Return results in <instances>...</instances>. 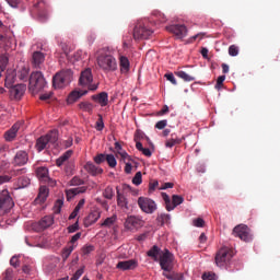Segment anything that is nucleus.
<instances>
[{
	"label": "nucleus",
	"instance_id": "b1692460",
	"mask_svg": "<svg viewBox=\"0 0 280 280\" xmlns=\"http://www.w3.org/2000/svg\"><path fill=\"white\" fill-rule=\"evenodd\" d=\"M35 9H37L38 18L44 22L47 20V11L45 9V1L40 0L35 4Z\"/></svg>",
	"mask_w": 280,
	"mask_h": 280
},
{
	"label": "nucleus",
	"instance_id": "dca6fc26",
	"mask_svg": "<svg viewBox=\"0 0 280 280\" xmlns=\"http://www.w3.org/2000/svg\"><path fill=\"white\" fill-rule=\"evenodd\" d=\"M10 89V97L12 100H21V97H23L26 86L24 84H16L13 85Z\"/></svg>",
	"mask_w": 280,
	"mask_h": 280
},
{
	"label": "nucleus",
	"instance_id": "4d7b16f0",
	"mask_svg": "<svg viewBox=\"0 0 280 280\" xmlns=\"http://www.w3.org/2000/svg\"><path fill=\"white\" fill-rule=\"evenodd\" d=\"M92 252H94L93 245H85L82 247V253L84 256L90 255Z\"/></svg>",
	"mask_w": 280,
	"mask_h": 280
},
{
	"label": "nucleus",
	"instance_id": "79ce46f5",
	"mask_svg": "<svg viewBox=\"0 0 280 280\" xmlns=\"http://www.w3.org/2000/svg\"><path fill=\"white\" fill-rule=\"evenodd\" d=\"M14 279V270L12 268H8L3 273L2 280H13Z\"/></svg>",
	"mask_w": 280,
	"mask_h": 280
},
{
	"label": "nucleus",
	"instance_id": "4be33fe9",
	"mask_svg": "<svg viewBox=\"0 0 280 280\" xmlns=\"http://www.w3.org/2000/svg\"><path fill=\"white\" fill-rule=\"evenodd\" d=\"M19 129H21V124L16 122L14 124L11 129H9L8 131H5L4 133V139L7 141H12L14 140V138H16V133L19 132Z\"/></svg>",
	"mask_w": 280,
	"mask_h": 280
},
{
	"label": "nucleus",
	"instance_id": "39448f33",
	"mask_svg": "<svg viewBox=\"0 0 280 280\" xmlns=\"http://www.w3.org/2000/svg\"><path fill=\"white\" fill-rule=\"evenodd\" d=\"M233 249L226 246L221 247L214 257L215 265L220 268L225 267L233 258Z\"/></svg>",
	"mask_w": 280,
	"mask_h": 280
},
{
	"label": "nucleus",
	"instance_id": "774afa93",
	"mask_svg": "<svg viewBox=\"0 0 280 280\" xmlns=\"http://www.w3.org/2000/svg\"><path fill=\"white\" fill-rule=\"evenodd\" d=\"M19 183H21L22 187H27L30 179L27 177H20Z\"/></svg>",
	"mask_w": 280,
	"mask_h": 280
},
{
	"label": "nucleus",
	"instance_id": "338daca9",
	"mask_svg": "<svg viewBox=\"0 0 280 280\" xmlns=\"http://www.w3.org/2000/svg\"><path fill=\"white\" fill-rule=\"evenodd\" d=\"M10 180H12L11 176L0 175V185H3V183H10Z\"/></svg>",
	"mask_w": 280,
	"mask_h": 280
},
{
	"label": "nucleus",
	"instance_id": "58836bf2",
	"mask_svg": "<svg viewBox=\"0 0 280 280\" xmlns=\"http://www.w3.org/2000/svg\"><path fill=\"white\" fill-rule=\"evenodd\" d=\"M117 221V217L113 215L107 218L103 223H102V228H108L110 229Z\"/></svg>",
	"mask_w": 280,
	"mask_h": 280
},
{
	"label": "nucleus",
	"instance_id": "de8ad7c7",
	"mask_svg": "<svg viewBox=\"0 0 280 280\" xmlns=\"http://www.w3.org/2000/svg\"><path fill=\"white\" fill-rule=\"evenodd\" d=\"M205 224H206V222L202 218H197V219L192 220V225L195 228H205Z\"/></svg>",
	"mask_w": 280,
	"mask_h": 280
},
{
	"label": "nucleus",
	"instance_id": "20e7f679",
	"mask_svg": "<svg viewBox=\"0 0 280 280\" xmlns=\"http://www.w3.org/2000/svg\"><path fill=\"white\" fill-rule=\"evenodd\" d=\"M73 79V72L70 69L58 72L52 79L55 89H62L67 86Z\"/></svg>",
	"mask_w": 280,
	"mask_h": 280
},
{
	"label": "nucleus",
	"instance_id": "a878e982",
	"mask_svg": "<svg viewBox=\"0 0 280 280\" xmlns=\"http://www.w3.org/2000/svg\"><path fill=\"white\" fill-rule=\"evenodd\" d=\"M44 60L45 56L39 51H35L32 56V65L34 68L40 69V66L43 65Z\"/></svg>",
	"mask_w": 280,
	"mask_h": 280
},
{
	"label": "nucleus",
	"instance_id": "393cba45",
	"mask_svg": "<svg viewBox=\"0 0 280 280\" xmlns=\"http://www.w3.org/2000/svg\"><path fill=\"white\" fill-rule=\"evenodd\" d=\"M92 100L100 104L102 107H105L108 104V94L106 92H102L100 94L93 95Z\"/></svg>",
	"mask_w": 280,
	"mask_h": 280
},
{
	"label": "nucleus",
	"instance_id": "a211bd4d",
	"mask_svg": "<svg viewBox=\"0 0 280 280\" xmlns=\"http://www.w3.org/2000/svg\"><path fill=\"white\" fill-rule=\"evenodd\" d=\"M15 82H16V70H12V69L8 70L5 80H4V86L10 89L14 86Z\"/></svg>",
	"mask_w": 280,
	"mask_h": 280
},
{
	"label": "nucleus",
	"instance_id": "f3484780",
	"mask_svg": "<svg viewBox=\"0 0 280 280\" xmlns=\"http://www.w3.org/2000/svg\"><path fill=\"white\" fill-rule=\"evenodd\" d=\"M138 267L136 259L121 260L117 264L116 268L121 271L135 270Z\"/></svg>",
	"mask_w": 280,
	"mask_h": 280
},
{
	"label": "nucleus",
	"instance_id": "bb28decb",
	"mask_svg": "<svg viewBox=\"0 0 280 280\" xmlns=\"http://www.w3.org/2000/svg\"><path fill=\"white\" fill-rule=\"evenodd\" d=\"M84 168L86 170V172H89V174H92V176H97L98 174H103V168L97 167L92 162H88L84 165Z\"/></svg>",
	"mask_w": 280,
	"mask_h": 280
},
{
	"label": "nucleus",
	"instance_id": "8fccbe9b",
	"mask_svg": "<svg viewBox=\"0 0 280 280\" xmlns=\"http://www.w3.org/2000/svg\"><path fill=\"white\" fill-rule=\"evenodd\" d=\"M105 125H104L103 116L98 115V120L96 121L95 128L97 131H102Z\"/></svg>",
	"mask_w": 280,
	"mask_h": 280
},
{
	"label": "nucleus",
	"instance_id": "4468645a",
	"mask_svg": "<svg viewBox=\"0 0 280 280\" xmlns=\"http://www.w3.org/2000/svg\"><path fill=\"white\" fill-rule=\"evenodd\" d=\"M143 221L135 215H130L127 218L125 222V229L128 231H133L142 228Z\"/></svg>",
	"mask_w": 280,
	"mask_h": 280
},
{
	"label": "nucleus",
	"instance_id": "3c124183",
	"mask_svg": "<svg viewBox=\"0 0 280 280\" xmlns=\"http://www.w3.org/2000/svg\"><path fill=\"white\" fill-rule=\"evenodd\" d=\"M226 80V77L225 75H220L218 79H217V83H215V89L217 90H220L223 88V83L224 81Z\"/></svg>",
	"mask_w": 280,
	"mask_h": 280
},
{
	"label": "nucleus",
	"instance_id": "9d476101",
	"mask_svg": "<svg viewBox=\"0 0 280 280\" xmlns=\"http://www.w3.org/2000/svg\"><path fill=\"white\" fill-rule=\"evenodd\" d=\"M232 235L234 237H238L241 241L245 243H249L253 241V235L250 229L246 224H238L233 229Z\"/></svg>",
	"mask_w": 280,
	"mask_h": 280
},
{
	"label": "nucleus",
	"instance_id": "c756f323",
	"mask_svg": "<svg viewBox=\"0 0 280 280\" xmlns=\"http://www.w3.org/2000/svg\"><path fill=\"white\" fill-rule=\"evenodd\" d=\"M88 91H73L69 96L67 102L69 104H72L74 102H77L80 97H82L83 95H86Z\"/></svg>",
	"mask_w": 280,
	"mask_h": 280
},
{
	"label": "nucleus",
	"instance_id": "72a5a7b5",
	"mask_svg": "<svg viewBox=\"0 0 280 280\" xmlns=\"http://www.w3.org/2000/svg\"><path fill=\"white\" fill-rule=\"evenodd\" d=\"M174 74L182 79L184 82H192L196 80L195 77L187 74L185 71H176Z\"/></svg>",
	"mask_w": 280,
	"mask_h": 280
},
{
	"label": "nucleus",
	"instance_id": "c9c22d12",
	"mask_svg": "<svg viewBox=\"0 0 280 280\" xmlns=\"http://www.w3.org/2000/svg\"><path fill=\"white\" fill-rule=\"evenodd\" d=\"M103 197L106 199V200H113V198L115 197V190L112 186H107L105 188V190L103 191Z\"/></svg>",
	"mask_w": 280,
	"mask_h": 280
},
{
	"label": "nucleus",
	"instance_id": "bf43d9fd",
	"mask_svg": "<svg viewBox=\"0 0 280 280\" xmlns=\"http://www.w3.org/2000/svg\"><path fill=\"white\" fill-rule=\"evenodd\" d=\"M10 265H11L13 268H19V267L21 266V261L19 260V257L13 256V257L10 259Z\"/></svg>",
	"mask_w": 280,
	"mask_h": 280
},
{
	"label": "nucleus",
	"instance_id": "052dcab7",
	"mask_svg": "<svg viewBox=\"0 0 280 280\" xmlns=\"http://www.w3.org/2000/svg\"><path fill=\"white\" fill-rule=\"evenodd\" d=\"M77 231H79V221H77L75 223H73L72 225L68 226V232L69 234H73Z\"/></svg>",
	"mask_w": 280,
	"mask_h": 280
},
{
	"label": "nucleus",
	"instance_id": "c03bdc74",
	"mask_svg": "<svg viewBox=\"0 0 280 280\" xmlns=\"http://www.w3.org/2000/svg\"><path fill=\"white\" fill-rule=\"evenodd\" d=\"M106 161H107L109 167H113V168L116 167L117 161H116V159L113 154H107L106 155Z\"/></svg>",
	"mask_w": 280,
	"mask_h": 280
},
{
	"label": "nucleus",
	"instance_id": "2eb2a0df",
	"mask_svg": "<svg viewBox=\"0 0 280 280\" xmlns=\"http://www.w3.org/2000/svg\"><path fill=\"white\" fill-rule=\"evenodd\" d=\"M27 161L28 154L25 151L20 150L14 155L12 163L15 165V167H22V165H26Z\"/></svg>",
	"mask_w": 280,
	"mask_h": 280
},
{
	"label": "nucleus",
	"instance_id": "6e6d98bb",
	"mask_svg": "<svg viewBox=\"0 0 280 280\" xmlns=\"http://www.w3.org/2000/svg\"><path fill=\"white\" fill-rule=\"evenodd\" d=\"M132 183H133V185H141V183H142V174H141V172H138L136 175H135V177H133V179H132Z\"/></svg>",
	"mask_w": 280,
	"mask_h": 280
},
{
	"label": "nucleus",
	"instance_id": "c85d7f7f",
	"mask_svg": "<svg viewBox=\"0 0 280 280\" xmlns=\"http://www.w3.org/2000/svg\"><path fill=\"white\" fill-rule=\"evenodd\" d=\"M47 197H48V188L46 186H42L39 188V194H38L35 202L43 205L47 200Z\"/></svg>",
	"mask_w": 280,
	"mask_h": 280
},
{
	"label": "nucleus",
	"instance_id": "e2e57ef3",
	"mask_svg": "<svg viewBox=\"0 0 280 280\" xmlns=\"http://www.w3.org/2000/svg\"><path fill=\"white\" fill-rule=\"evenodd\" d=\"M83 273H84L83 268L78 269L75 273L72 276L71 280H79Z\"/></svg>",
	"mask_w": 280,
	"mask_h": 280
},
{
	"label": "nucleus",
	"instance_id": "473e14b6",
	"mask_svg": "<svg viewBox=\"0 0 280 280\" xmlns=\"http://www.w3.org/2000/svg\"><path fill=\"white\" fill-rule=\"evenodd\" d=\"M158 223H160V225H162V226L170 225L171 224V214H167V213L159 214Z\"/></svg>",
	"mask_w": 280,
	"mask_h": 280
},
{
	"label": "nucleus",
	"instance_id": "f257e3e1",
	"mask_svg": "<svg viewBox=\"0 0 280 280\" xmlns=\"http://www.w3.org/2000/svg\"><path fill=\"white\" fill-rule=\"evenodd\" d=\"M158 262H160V268L164 270L162 272V276H164V278L168 280H184V276L182 273L173 271L174 255L170 252V249H164V253L160 255Z\"/></svg>",
	"mask_w": 280,
	"mask_h": 280
},
{
	"label": "nucleus",
	"instance_id": "680f3d73",
	"mask_svg": "<svg viewBox=\"0 0 280 280\" xmlns=\"http://www.w3.org/2000/svg\"><path fill=\"white\" fill-rule=\"evenodd\" d=\"M164 78L168 80L173 85H177V81L173 73H166L164 74Z\"/></svg>",
	"mask_w": 280,
	"mask_h": 280
},
{
	"label": "nucleus",
	"instance_id": "09e8293b",
	"mask_svg": "<svg viewBox=\"0 0 280 280\" xmlns=\"http://www.w3.org/2000/svg\"><path fill=\"white\" fill-rule=\"evenodd\" d=\"M203 36H205V33H197V35H192V37H189V38L187 39V43L192 44V43H195L197 39L201 40V39L203 38Z\"/></svg>",
	"mask_w": 280,
	"mask_h": 280
},
{
	"label": "nucleus",
	"instance_id": "13d9d810",
	"mask_svg": "<svg viewBox=\"0 0 280 280\" xmlns=\"http://www.w3.org/2000/svg\"><path fill=\"white\" fill-rule=\"evenodd\" d=\"M106 155L107 154H97L95 158H94V161L97 165H101V163H103L105 160H106Z\"/></svg>",
	"mask_w": 280,
	"mask_h": 280
},
{
	"label": "nucleus",
	"instance_id": "49530a36",
	"mask_svg": "<svg viewBox=\"0 0 280 280\" xmlns=\"http://www.w3.org/2000/svg\"><path fill=\"white\" fill-rule=\"evenodd\" d=\"M155 20H158V22H160V23H166L167 18L164 13L158 11V12H155Z\"/></svg>",
	"mask_w": 280,
	"mask_h": 280
},
{
	"label": "nucleus",
	"instance_id": "f03ea898",
	"mask_svg": "<svg viewBox=\"0 0 280 280\" xmlns=\"http://www.w3.org/2000/svg\"><path fill=\"white\" fill-rule=\"evenodd\" d=\"M97 65L104 72H114L118 68L116 59L107 52L100 54Z\"/></svg>",
	"mask_w": 280,
	"mask_h": 280
},
{
	"label": "nucleus",
	"instance_id": "ddd939ff",
	"mask_svg": "<svg viewBox=\"0 0 280 280\" xmlns=\"http://www.w3.org/2000/svg\"><path fill=\"white\" fill-rule=\"evenodd\" d=\"M166 30L179 39L186 37L188 33V28L185 24H173L172 26H166Z\"/></svg>",
	"mask_w": 280,
	"mask_h": 280
},
{
	"label": "nucleus",
	"instance_id": "4c0bfd02",
	"mask_svg": "<svg viewBox=\"0 0 280 280\" xmlns=\"http://www.w3.org/2000/svg\"><path fill=\"white\" fill-rule=\"evenodd\" d=\"M182 143V139H178L176 135H171V139L166 141V148H173L175 144Z\"/></svg>",
	"mask_w": 280,
	"mask_h": 280
},
{
	"label": "nucleus",
	"instance_id": "a18cd8bd",
	"mask_svg": "<svg viewBox=\"0 0 280 280\" xmlns=\"http://www.w3.org/2000/svg\"><path fill=\"white\" fill-rule=\"evenodd\" d=\"M238 54H240V48L237 46L232 45L229 47V55L231 57H236V56H238Z\"/></svg>",
	"mask_w": 280,
	"mask_h": 280
},
{
	"label": "nucleus",
	"instance_id": "864d4df0",
	"mask_svg": "<svg viewBox=\"0 0 280 280\" xmlns=\"http://www.w3.org/2000/svg\"><path fill=\"white\" fill-rule=\"evenodd\" d=\"M27 77H28V69L23 67L20 71V74H19V78L22 80V81H25L27 80Z\"/></svg>",
	"mask_w": 280,
	"mask_h": 280
},
{
	"label": "nucleus",
	"instance_id": "7c9ffc66",
	"mask_svg": "<svg viewBox=\"0 0 280 280\" xmlns=\"http://www.w3.org/2000/svg\"><path fill=\"white\" fill-rule=\"evenodd\" d=\"M72 153H73L72 150H68L60 158H58L56 161L57 167H61V165H65V162L68 161V159L72 155Z\"/></svg>",
	"mask_w": 280,
	"mask_h": 280
},
{
	"label": "nucleus",
	"instance_id": "cd10ccee",
	"mask_svg": "<svg viewBox=\"0 0 280 280\" xmlns=\"http://www.w3.org/2000/svg\"><path fill=\"white\" fill-rule=\"evenodd\" d=\"M36 175L39 180H43L44 183H48L49 176H48V168L45 166H40L36 170Z\"/></svg>",
	"mask_w": 280,
	"mask_h": 280
},
{
	"label": "nucleus",
	"instance_id": "a19ab883",
	"mask_svg": "<svg viewBox=\"0 0 280 280\" xmlns=\"http://www.w3.org/2000/svg\"><path fill=\"white\" fill-rule=\"evenodd\" d=\"M75 246L77 245H69L68 247L63 248L62 258L67 259L71 255V253L74 250Z\"/></svg>",
	"mask_w": 280,
	"mask_h": 280
},
{
	"label": "nucleus",
	"instance_id": "0e129e2a",
	"mask_svg": "<svg viewBox=\"0 0 280 280\" xmlns=\"http://www.w3.org/2000/svg\"><path fill=\"white\" fill-rule=\"evenodd\" d=\"M158 187H159L158 180L150 183L149 184V194H153Z\"/></svg>",
	"mask_w": 280,
	"mask_h": 280
},
{
	"label": "nucleus",
	"instance_id": "412c9836",
	"mask_svg": "<svg viewBox=\"0 0 280 280\" xmlns=\"http://www.w3.org/2000/svg\"><path fill=\"white\" fill-rule=\"evenodd\" d=\"M54 224V218L51 215H45L38 221V231H44Z\"/></svg>",
	"mask_w": 280,
	"mask_h": 280
},
{
	"label": "nucleus",
	"instance_id": "0eeeda50",
	"mask_svg": "<svg viewBox=\"0 0 280 280\" xmlns=\"http://www.w3.org/2000/svg\"><path fill=\"white\" fill-rule=\"evenodd\" d=\"M153 34V31L149 28L148 24L145 22H138L133 28V38L136 40H143L151 37Z\"/></svg>",
	"mask_w": 280,
	"mask_h": 280
},
{
	"label": "nucleus",
	"instance_id": "6e6552de",
	"mask_svg": "<svg viewBox=\"0 0 280 280\" xmlns=\"http://www.w3.org/2000/svg\"><path fill=\"white\" fill-rule=\"evenodd\" d=\"M117 190V206L124 210V211H128L129 210V202L128 199L126 197V192H131L132 191V187L128 184H124L122 185V191L119 189V187L116 188Z\"/></svg>",
	"mask_w": 280,
	"mask_h": 280
},
{
	"label": "nucleus",
	"instance_id": "ea45409f",
	"mask_svg": "<svg viewBox=\"0 0 280 280\" xmlns=\"http://www.w3.org/2000/svg\"><path fill=\"white\" fill-rule=\"evenodd\" d=\"M80 109L88 112V113H92L93 112V104L89 103V102H82L79 104Z\"/></svg>",
	"mask_w": 280,
	"mask_h": 280
},
{
	"label": "nucleus",
	"instance_id": "603ef678",
	"mask_svg": "<svg viewBox=\"0 0 280 280\" xmlns=\"http://www.w3.org/2000/svg\"><path fill=\"white\" fill-rule=\"evenodd\" d=\"M202 280H218V277L214 272H205L202 275Z\"/></svg>",
	"mask_w": 280,
	"mask_h": 280
},
{
	"label": "nucleus",
	"instance_id": "69168bd1",
	"mask_svg": "<svg viewBox=\"0 0 280 280\" xmlns=\"http://www.w3.org/2000/svg\"><path fill=\"white\" fill-rule=\"evenodd\" d=\"M167 126V120H160L158 124H155V128L162 130Z\"/></svg>",
	"mask_w": 280,
	"mask_h": 280
},
{
	"label": "nucleus",
	"instance_id": "5701e85b",
	"mask_svg": "<svg viewBox=\"0 0 280 280\" xmlns=\"http://www.w3.org/2000/svg\"><path fill=\"white\" fill-rule=\"evenodd\" d=\"M162 254L163 252L158 245H153L152 248L147 252V256H149V258L153 259V261L155 262H159V259Z\"/></svg>",
	"mask_w": 280,
	"mask_h": 280
},
{
	"label": "nucleus",
	"instance_id": "aec40b11",
	"mask_svg": "<svg viewBox=\"0 0 280 280\" xmlns=\"http://www.w3.org/2000/svg\"><path fill=\"white\" fill-rule=\"evenodd\" d=\"M101 218L100 211H93L91 212L85 219H84V225L85 228H90L91 225L95 224L98 219Z\"/></svg>",
	"mask_w": 280,
	"mask_h": 280
},
{
	"label": "nucleus",
	"instance_id": "f704fd0d",
	"mask_svg": "<svg viewBox=\"0 0 280 280\" xmlns=\"http://www.w3.org/2000/svg\"><path fill=\"white\" fill-rule=\"evenodd\" d=\"M183 203H184V198L182 196H178V195L172 196L171 208H173V210H175V208H177Z\"/></svg>",
	"mask_w": 280,
	"mask_h": 280
},
{
	"label": "nucleus",
	"instance_id": "7ed1b4c3",
	"mask_svg": "<svg viewBox=\"0 0 280 280\" xmlns=\"http://www.w3.org/2000/svg\"><path fill=\"white\" fill-rule=\"evenodd\" d=\"M58 141V130L54 129L49 131L46 136H42L36 141V149L38 152L43 151L50 145H55Z\"/></svg>",
	"mask_w": 280,
	"mask_h": 280
},
{
	"label": "nucleus",
	"instance_id": "e433bc0d",
	"mask_svg": "<svg viewBox=\"0 0 280 280\" xmlns=\"http://www.w3.org/2000/svg\"><path fill=\"white\" fill-rule=\"evenodd\" d=\"M162 199H164V205L166 206V211H168V212L173 211L174 207H172V200L166 192H162Z\"/></svg>",
	"mask_w": 280,
	"mask_h": 280
},
{
	"label": "nucleus",
	"instance_id": "f8f14e48",
	"mask_svg": "<svg viewBox=\"0 0 280 280\" xmlns=\"http://www.w3.org/2000/svg\"><path fill=\"white\" fill-rule=\"evenodd\" d=\"M92 82H93L92 70L85 69L84 71H82L79 80L80 85L89 86L90 91H96L98 86L96 84H92Z\"/></svg>",
	"mask_w": 280,
	"mask_h": 280
},
{
	"label": "nucleus",
	"instance_id": "1a4fd4ad",
	"mask_svg": "<svg viewBox=\"0 0 280 280\" xmlns=\"http://www.w3.org/2000/svg\"><path fill=\"white\" fill-rule=\"evenodd\" d=\"M12 208H14V201H12L10 192L8 190H2L0 192V215L8 214Z\"/></svg>",
	"mask_w": 280,
	"mask_h": 280
},
{
	"label": "nucleus",
	"instance_id": "6ab92c4d",
	"mask_svg": "<svg viewBox=\"0 0 280 280\" xmlns=\"http://www.w3.org/2000/svg\"><path fill=\"white\" fill-rule=\"evenodd\" d=\"M86 189H88L86 186H82V187H77V188L68 189V190L66 191L67 200L70 201V200L73 199L75 196L81 195V194H85Z\"/></svg>",
	"mask_w": 280,
	"mask_h": 280
},
{
	"label": "nucleus",
	"instance_id": "423d86ee",
	"mask_svg": "<svg viewBox=\"0 0 280 280\" xmlns=\"http://www.w3.org/2000/svg\"><path fill=\"white\" fill-rule=\"evenodd\" d=\"M46 84L47 83H46L42 72L36 71L31 74L28 89H30V91H32L33 94L42 91L46 86Z\"/></svg>",
	"mask_w": 280,
	"mask_h": 280
},
{
	"label": "nucleus",
	"instance_id": "37998d69",
	"mask_svg": "<svg viewBox=\"0 0 280 280\" xmlns=\"http://www.w3.org/2000/svg\"><path fill=\"white\" fill-rule=\"evenodd\" d=\"M63 206V200L62 199H58L54 206V213L55 214H60L61 208Z\"/></svg>",
	"mask_w": 280,
	"mask_h": 280
},
{
	"label": "nucleus",
	"instance_id": "2f4dec72",
	"mask_svg": "<svg viewBox=\"0 0 280 280\" xmlns=\"http://www.w3.org/2000/svg\"><path fill=\"white\" fill-rule=\"evenodd\" d=\"M130 70V62L127 57H120V71L126 74Z\"/></svg>",
	"mask_w": 280,
	"mask_h": 280
},
{
	"label": "nucleus",
	"instance_id": "5fc2aeb1",
	"mask_svg": "<svg viewBox=\"0 0 280 280\" xmlns=\"http://www.w3.org/2000/svg\"><path fill=\"white\" fill-rule=\"evenodd\" d=\"M70 185L79 187L80 185H84V182L80 177H73L70 182Z\"/></svg>",
	"mask_w": 280,
	"mask_h": 280
},
{
	"label": "nucleus",
	"instance_id": "9b49d317",
	"mask_svg": "<svg viewBox=\"0 0 280 280\" xmlns=\"http://www.w3.org/2000/svg\"><path fill=\"white\" fill-rule=\"evenodd\" d=\"M138 206L147 214H153L158 210L156 202L147 197H140L138 199Z\"/></svg>",
	"mask_w": 280,
	"mask_h": 280
}]
</instances>
